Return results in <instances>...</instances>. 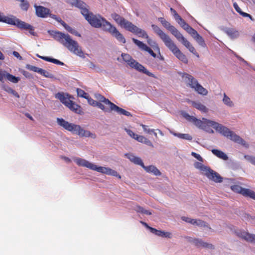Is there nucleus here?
Returning <instances> with one entry per match:
<instances>
[{"mask_svg":"<svg viewBox=\"0 0 255 255\" xmlns=\"http://www.w3.org/2000/svg\"><path fill=\"white\" fill-rule=\"evenodd\" d=\"M71 3L81 10V14L92 26L95 28L101 27L104 30L110 33L119 42L126 43V39L117 28L100 15H95L90 12L89 6L86 3L80 0H71Z\"/></svg>","mask_w":255,"mask_h":255,"instance_id":"obj_1","label":"nucleus"},{"mask_svg":"<svg viewBox=\"0 0 255 255\" xmlns=\"http://www.w3.org/2000/svg\"><path fill=\"white\" fill-rule=\"evenodd\" d=\"M183 116L187 121L192 122L196 127L199 128H204L206 127V125L211 126L223 135L229 138L235 142L241 144L246 147H248V145L246 143V142L240 136L236 134L234 132L230 130L227 127L217 122L205 118H203V121H201L186 113L184 114Z\"/></svg>","mask_w":255,"mask_h":255,"instance_id":"obj_2","label":"nucleus"},{"mask_svg":"<svg viewBox=\"0 0 255 255\" xmlns=\"http://www.w3.org/2000/svg\"><path fill=\"white\" fill-rule=\"evenodd\" d=\"M50 35L74 54L84 58V53L78 42L73 40L69 34H65L58 31H52Z\"/></svg>","mask_w":255,"mask_h":255,"instance_id":"obj_3","label":"nucleus"},{"mask_svg":"<svg viewBox=\"0 0 255 255\" xmlns=\"http://www.w3.org/2000/svg\"><path fill=\"white\" fill-rule=\"evenodd\" d=\"M151 27L154 32L159 36L164 42L165 45L170 51H171L179 60L184 63H187L188 59L186 55L180 50L169 35L164 33L158 26L155 24H152Z\"/></svg>","mask_w":255,"mask_h":255,"instance_id":"obj_4","label":"nucleus"},{"mask_svg":"<svg viewBox=\"0 0 255 255\" xmlns=\"http://www.w3.org/2000/svg\"><path fill=\"white\" fill-rule=\"evenodd\" d=\"M112 17L121 26L136 34L138 37H148V35L144 30L137 27L136 25L132 24L131 22L127 20L119 14L116 13H113Z\"/></svg>","mask_w":255,"mask_h":255,"instance_id":"obj_5","label":"nucleus"},{"mask_svg":"<svg viewBox=\"0 0 255 255\" xmlns=\"http://www.w3.org/2000/svg\"><path fill=\"white\" fill-rule=\"evenodd\" d=\"M74 161L78 165L80 166L85 167L90 169L96 171L100 173L117 177L119 179L121 178V175H120L117 171L110 168L98 166L96 165L89 162L86 159L79 157L75 158Z\"/></svg>","mask_w":255,"mask_h":255,"instance_id":"obj_6","label":"nucleus"},{"mask_svg":"<svg viewBox=\"0 0 255 255\" xmlns=\"http://www.w3.org/2000/svg\"><path fill=\"white\" fill-rule=\"evenodd\" d=\"M161 22L165 28L171 32L179 41L181 42L191 53L199 57V54L196 52L195 48L174 26L171 25L169 22L164 19L163 18H161Z\"/></svg>","mask_w":255,"mask_h":255,"instance_id":"obj_7","label":"nucleus"},{"mask_svg":"<svg viewBox=\"0 0 255 255\" xmlns=\"http://www.w3.org/2000/svg\"><path fill=\"white\" fill-rule=\"evenodd\" d=\"M57 122L59 126L63 127L64 129L77 134L80 136L91 137L93 138L96 137L95 134L91 133L88 130L84 129L79 125L69 123L62 118H57Z\"/></svg>","mask_w":255,"mask_h":255,"instance_id":"obj_8","label":"nucleus"},{"mask_svg":"<svg viewBox=\"0 0 255 255\" xmlns=\"http://www.w3.org/2000/svg\"><path fill=\"white\" fill-rule=\"evenodd\" d=\"M0 22H3L9 24L15 25L21 29L28 30L31 35H35L34 29L32 26L24 21L20 20L15 16H5L2 15L0 12Z\"/></svg>","mask_w":255,"mask_h":255,"instance_id":"obj_9","label":"nucleus"},{"mask_svg":"<svg viewBox=\"0 0 255 255\" xmlns=\"http://www.w3.org/2000/svg\"><path fill=\"white\" fill-rule=\"evenodd\" d=\"M182 78L184 81L186 83L187 85L190 88L194 89L198 94L207 95L208 91L201 85L198 81L194 78L192 75L184 73L183 74Z\"/></svg>","mask_w":255,"mask_h":255,"instance_id":"obj_10","label":"nucleus"},{"mask_svg":"<svg viewBox=\"0 0 255 255\" xmlns=\"http://www.w3.org/2000/svg\"><path fill=\"white\" fill-rule=\"evenodd\" d=\"M122 58L130 67L141 72L148 76L156 78V76L152 73L148 71L143 65L134 60L129 54L123 53Z\"/></svg>","mask_w":255,"mask_h":255,"instance_id":"obj_11","label":"nucleus"},{"mask_svg":"<svg viewBox=\"0 0 255 255\" xmlns=\"http://www.w3.org/2000/svg\"><path fill=\"white\" fill-rule=\"evenodd\" d=\"M204 175L206 176L209 180L216 183H221L223 181V178L221 175L210 167Z\"/></svg>","mask_w":255,"mask_h":255,"instance_id":"obj_12","label":"nucleus"},{"mask_svg":"<svg viewBox=\"0 0 255 255\" xmlns=\"http://www.w3.org/2000/svg\"><path fill=\"white\" fill-rule=\"evenodd\" d=\"M237 235L247 242L255 244V235L251 234L248 232L239 231L236 232Z\"/></svg>","mask_w":255,"mask_h":255,"instance_id":"obj_13","label":"nucleus"},{"mask_svg":"<svg viewBox=\"0 0 255 255\" xmlns=\"http://www.w3.org/2000/svg\"><path fill=\"white\" fill-rule=\"evenodd\" d=\"M132 40L140 49L148 52L154 58L156 57V54L150 47L147 46L145 44L134 38H132Z\"/></svg>","mask_w":255,"mask_h":255,"instance_id":"obj_14","label":"nucleus"},{"mask_svg":"<svg viewBox=\"0 0 255 255\" xmlns=\"http://www.w3.org/2000/svg\"><path fill=\"white\" fill-rule=\"evenodd\" d=\"M55 97L59 100L66 107L70 104L71 100L69 97L68 94H65L63 92H58L55 94Z\"/></svg>","mask_w":255,"mask_h":255,"instance_id":"obj_15","label":"nucleus"},{"mask_svg":"<svg viewBox=\"0 0 255 255\" xmlns=\"http://www.w3.org/2000/svg\"><path fill=\"white\" fill-rule=\"evenodd\" d=\"M189 34L202 47H205L206 46V44L203 38L199 35L195 29H193Z\"/></svg>","mask_w":255,"mask_h":255,"instance_id":"obj_16","label":"nucleus"},{"mask_svg":"<svg viewBox=\"0 0 255 255\" xmlns=\"http://www.w3.org/2000/svg\"><path fill=\"white\" fill-rule=\"evenodd\" d=\"M36 10V14L40 17H46L49 13V9L42 6H34Z\"/></svg>","mask_w":255,"mask_h":255,"instance_id":"obj_17","label":"nucleus"},{"mask_svg":"<svg viewBox=\"0 0 255 255\" xmlns=\"http://www.w3.org/2000/svg\"><path fill=\"white\" fill-rule=\"evenodd\" d=\"M192 243H193V244H194L197 247H202L203 248H209V249H214V246L212 244H208L206 242H204L203 241H202L201 240H200V239H194L192 241Z\"/></svg>","mask_w":255,"mask_h":255,"instance_id":"obj_18","label":"nucleus"},{"mask_svg":"<svg viewBox=\"0 0 255 255\" xmlns=\"http://www.w3.org/2000/svg\"><path fill=\"white\" fill-rule=\"evenodd\" d=\"M150 231L151 233L159 237H165L167 238H171L172 237L171 233L168 232H164L158 230L153 228H150Z\"/></svg>","mask_w":255,"mask_h":255,"instance_id":"obj_19","label":"nucleus"},{"mask_svg":"<svg viewBox=\"0 0 255 255\" xmlns=\"http://www.w3.org/2000/svg\"><path fill=\"white\" fill-rule=\"evenodd\" d=\"M110 110L114 111L116 112L117 113L119 114L120 115H123L126 116L127 117H130V116L131 117V114H130V113L117 106L114 103L113 104H112V106L110 108Z\"/></svg>","mask_w":255,"mask_h":255,"instance_id":"obj_20","label":"nucleus"},{"mask_svg":"<svg viewBox=\"0 0 255 255\" xmlns=\"http://www.w3.org/2000/svg\"><path fill=\"white\" fill-rule=\"evenodd\" d=\"M67 107L76 114L81 115L83 113L81 107L72 101H71Z\"/></svg>","mask_w":255,"mask_h":255,"instance_id":"obj_21","label":"nucleus"},{"mask_svg":"<svg viewBox=\"0 0 255 255\" xmlns=\"http://www.w3.org/2000/svg\"><path fill=\"white\" fill-rule=\"evenodd\" d=\"M143 168L147 172L152 173L154 175L159 176L161 175L160 171L153 165H149L147 166H145L144 165V167H143Z\"/></svg>","mask_w":255,"mask_h":255,"instance_id":"obj_22","label":"nucleus"},{"mask_svg":"<svg viewBox=\"0 0 255 255\" xmlns=\"http://www.w3.org/2000/svg\"><path fill=\"white\" fill-rule=\"evenodd\" d=\"M178 24L180 25V26L185 29L189 34L192 31L193 28L190 26L188 23H187L185 21L182 19V18H179V19L177 21Z\"/></svg>","mask_w":255,"mask_h":255,"instance_id":"obj_23","label":"nucleus"},{"mask_svg":"<svg viewBox=\"0 0 255 255\" xmlns=\"http://www.w3.org/2000/svg\"><path fill=\"white\" fill-rule=\"evenodd\" d=\"M212 152L219 158L224 160H227L228 159V156L224 152L220 150L213 149L212 150Z\"/></svg>","mask_w":255,"mask_h":255,"instance_id":"obj_24","label":"nucleus"},{"mask_svg":"<svg viewBox=\"0 0 255 255\" xmlns=\"http://www.w3.org/2000/svg\"><path fill=\"white\" fill-rule=\"evenodd\" d=\"M36 56L37 57H38L39 58H40L46 61L50 62H52V63H53L54 64L59 65H64V63L59 61L58 59L52 58L48 57L40 56L38 54H37Z\"/></svg>","mask_w":255,"mask_h":255,"instance_id":"obj_25","label":"nucleus"},{"mask_svg":"<svg viewBox=\"0 0 255 255\" xmlns=\"http://www.w3.org/2000/svg\"><path fill=\"white\" fill-rule=\"evenodd\" d=\"M96 98L99 101V102L103 103L106 105L108 106L110 108L112 106V104H113L109 99H106L103 96H102L100 94L97 95L96 96Z\"/></svg>","mask_w":255,"mask_h":255,"instance_id":"obj_26","label":"nucleus"},{"mask_svg":"<svg viewBox=\"0 0 255 255\" xmlns=\"http://www.w3.org/2000/svg\"><path fill=\"white\" fill-rule=\"evenodd\" d=\"M233 6L235 10L239 13L241 15H242L243 17H249L252 20H254V19L253 18L252 15H251L250 14L243 12L242 11L240 7L239 6L238 4L236 2H234L233 3Z\"/></svg>","mask_w":255,"mask_h":255,"instance_id":"obj_27","label":"nucleus"},{"mask_svg":"<svg viewBox=\"0 0 255 255\" xmlns=\"http://www.w3.org/2000/svg\"><path fill=\"white\" fill-rule=\"evenodd\" d=\"M241 194L255 200V192L250 189L243 188Z\"/></svg>","mask_w":255,"mask_h":255,"instance_id":"obj_28","label":"nucleus"},{"mask_svg":"<svg viewBox=\"0 0 255 255\" xmlns=\"http://www.w3.org/2000/svg\"><path fill=\"white\" fill-rule=\"evenodd\" d=\"M192 104L194 107L200 111L202 113H206L208 111V108L199 102H193Z\"/></svg>","mask_w":255,"mask_h":255,"instance_id":"obj_29","label":"nucleus"},{"mask_svg":"<svg viewBox=\"0 0 255 255\" xmlns=\"http://www.w3.org/2000/svg\"><path fill=\"white\" fill-rule=\"evenodd\" d=\"M170 133H172L174 136H177L181 139H184L188 140H191L192 139V137L189 134L176 133L173 131H170Z\"/></svg>","mask_w":255,"mask_h":255,"instance_id":"obj_30","label":"nucleus"},{"mask_svg":"<svg viewBox=\"0 0 255 255\" xmlns=\"http://www.w3.org/2000/svg\"><path fill=\"white\" fill-rule=\"evenodd\" d=\"M226 33L232 38H237L239 35V32L233 28H229L226 30Z\"/></svg>","mask_w":255,"mask_h":255,"instance_id":"obj_31","label":"nucleus"},{"mask_svg":"<svg viewBox=\"0 0 255 255\" xmlns=\"http://www.w3.org/2000/svg\"><path fill=\"white\" fill-rule=\"evenodd\" d=\"M194 166L197 168L199 169L203 175H204L205 173L209 169V167L205 166L204 164L200 162H196L194 164Z\"/></svg>","mask_w":255,"mask_h":255,"instance_id":"obj_32","label":"nucleus"},{"mask_svg":"<svg viewBox=\"0 0 255 255\" xmlns=\"http://www.w3.org/2000/svg\"><path fill=\"white\" fill-rule=\"evenodd\" d=\"M5 78L13 83H17L20 80V78L18 77H15L8 73H6Z\"/></svg>","mask_w":255,"mask_h":255,"instance_id":"obj_33","label":"nucleus"},{"mask_svg":"<svg viewBox=\"0 0 255 255\" xmlns=\"http://www.w3.org/2000/svg\"><path fill=\"white\" fill-rule=\"evenodd\" d=\"M134 210L137 213H140L141 214H146V215H151V212L150 211L145 210L143 207L137 205L134 208Z\"/></svg>","mask_w":255,"mask_h":255,"instance_id":"obj_34","label":"nucleus"},{"mask_svg":"<svg viewBox=\"0 0 255 255\" xmlns=\"http://www.w3.org/2000/svg\"><path fill=\"white\" fill-rule=\"evenodd\" d=\"M223 102L224 104L228 107H232L234 106L233 102L231 100L230 98L226 95L225 93L224 94Z\"/></svg>","mask_w":255,"mask_h":255,"instance_id":"obj_35","label":"nucleus"},{"mask_svg":"<svg viewBox=\"0 0 255 255\" xmlns=\"http://www.w3.org/2000/svg\"><path fill=\"white\" fill-rule=\"evenodd\" d=\"M38 73H39L40 74L43 75V76H44L45 77H46V78H53V76L52 74H51L49 72H48L43 69H41V68H40Z\"/></svg>","mask_w":255,"mask_h":255,"instance_id":"obj_36","label":"nucleus"},{"mask_svg":"<svg viewBox=\"0 0 255 255\" xmlns=\"http://www.w3.org/2000/svg\"><path fill=\"white\" fill-rule=\"evenodd\" d=\"M4 90L7 92L8 93H10L12 94L13 96L16 97V98H19V95L17 92H16L15 90H13L9 87H4Z\"/></svg>","mask_w":255,"mask_h":255,"instance_id":"obj_37","label":"nucleus"},{"mask_svg":"<svg viewBox=\"0 0 255 255\" xmlns=\"http://www.w3.org/2000/svg\"><path fill=\"white\" fill-rule=\"evenodd\" d=\"M141 126L145 132L149 134L153 133L155 137H157V133L154 131V129L148 128V127L146 125H142Z\"/></svg>","mask_w":255,"mask_h":255,"instance_id":"obj_38","label":"nucleus"},{"mask_svg":"<svg viewBox=\"0 0 255 255\" xmlns=\"http://www.w3.org/2000/svg\"><path fill=\"white\" fill-rule=\"evenodd\" d=\"M231 188L234 192L241 194L243 188L238 185H234Z\"/></svg>","mask_w":255,"mask_h":255,"instance_id":"obj_39","label":"nucleus"},{"mask_svg":"<svg viewBox=\"0 0 255 255\" xmlns=\"http://www.w3.org/2000/svg\"><path fill=\"white\" fill-rule=\"evenodd\" d=\"M77 94L79 96L84 98L85 99H87L89 97L88 93H86L84 90L77 89Z\"/></svg>","mask_w":255,"mask_h":255,"instance_id":"obj_40","label":"nucleus"},{"mask_svg":"<svg viewBox=\"0 0 255 255\" xmlns=\"http://www.w3.org/2000/svg\"><path fill=\"white\" fill-rule=\"evenodd\" d=\"M25 67L27 69L30 71H32L37 73H39L40 70V68L37 67L35 66L31 65L30 64H27Z\"/></svg>","mask_w":255,"mask_h":255,"instance_id":"obj_41","label":"nucleus"},{"mask_svg":"<svg viewBox=\"0 0 255 255\" xmlns=\"http://www.w3.org/2000/svg\"><path fill=\"white\" fill-rule=\"evenodd\" d=\"M101 103L102 102H97L96 106L98 107L100 109H101V110H102L104 112H110V111H112L111 110H110V107H109V108L105 107L104 106V105L102 104Z\"/></svg>","mask_w":255,"mask_h":255,"instance_id":"obj_42","label":"nucleus"},{"mask_svg":"<svg viewBox=\"0 0 255 255\" xmlns=\"http://www.w3.org/2000/svg\"><path fill=\"white\" fill-rule=\"evenodd\" d=\"M137 165H140L143 168L144 167V165L140 158L137 157H136L134 161L133 162Z\"/></svg>","mask_w":255,"mask_h":255,"instance_id":"obj_43","label":"nucleus"},{"mask_svg":"<svg viewBox=\"0 0 255 255\" xmlns=\"http://www.w3.org/2000/svg\"><path fill=\"white\" fill-rule=\"evenodd\" d=\"M126 131H127V132L128 133V134L131 137H132V138L133 139H135L136 138V136L137 135L136 134H135L134 132H133L130 129H127L126 128L125 129Z\"/></svg>","mask_w":255,"mask_h":255,"instance_id":"obj_44","label":"nucleus"},{"mask_svg":"<svg viewBox=\"0 0 255 255\" xmlns=\"http://www.w3.org/2000/svg\"><path fill=\"white\" fill-rule=\"evenodd\" d=\"M195 224L200 227H206V223L201 220H196Z\"/></svg>","mask_w":255,"mask_h":255,"instance_id":"obj_45","label":"nucleus"},{"mask_svg":"<svg viewBox=\"0 0 255 255\" xmlns=\"http://www.w3.org/2000/svg\"><path fill=\"white\" fill-rule=\"evenodd\" d=\"M87 99L88 100V103L90 105H92V106H94V107L96 106V105L97 104V101L94 100V99H93L91 97H89V96L88 97V98Z\"/></svg>","mask_w":255,"mask_h":255,"instance_id":"obj_46","label":"nucleus"},{"mask_svg":"<svg viewBox=\"0 0 255 255\" xmlns=\"http://www.w3.org/2000/svg\"><path fill=\"white\" fill-rule=\"evenodd\" d=\"M126 156L132 162H133L134 161V160L136 157V156H135L133 154H130V153L126 154Z\"/></svg>","mask_w":255,"mask_h":255,"instance_id":"obj_47","label":"nucleus"},{"mask_svg":"<svg viewBox=\"0 0 255 255\" xmlns=\"http://www.w3.org/2000/svg\"><path fill=\"white\" fill-rule=\"evenodd\" d=\"M126 156L132 162H133L134 161V160L136 157V156H135L133 154H130V153L126 154Z\"/></svg>","mask_w":255,"mask_h":255,"instance_id":"obj_48","label":"nucleus"},{"mask_svg":"<svg viewBox=\"0 0 255 255\" xmlns=\"http://www.w3.org/2000/svg\"><path fill=\"white\" fill-rule=\"evenodd\" d=\"M245 157L247 158L252 164L255 165V157L251 156H245Z\"/></svg>","mask_w":255,"mask_h":255,"instance_id":"obj_49","label":"nucleus"},{"mask_svg":"<svg viewBox=\"0 0 255 255\" xmlns=\"http://www.w3.org/2000/svg\"><path fill=\"white\" fill-rule=\"evenodd\" d=\"M145 138L146 137H145L144 136H143L142 135H139L137 134L135 139L136 140L138 141V142L143 143L144 142Z\"/></svg>","mask_w":255,"mask_h":255,"instance_id":"obj_50","label":"nucleus"},{"mask_svg":"<svg viewBox=\"0 0 255 255\" xmlns=\"http://www.w3.org/2000/svg\"><path fill=\"white\" fill-rule=\"evenodd\" d=\"M191 155L193 156L195 158H196L197 159H198L199 161H203L202 157L199 154L192 152Z\"/></svg>","mask_w":255,"mask_h":255,"instance_id":"obj_51","label":"nucleus"},{"mask_svg":"<svg viewBox=\"0 0 255 255\" xmlns=\"http://www.w3.org/2000/svg\"><path fill=\"white\" fill-rule=\"evenodd\" d=\"M63 26L70 33H71L73 29L72 27H71L70 26H69L68 24H67L66 23H65Z\"/></svg>","mask_w":255,"mask_h":255,"instance_id":"obj_52","label":"nucleus"},{"mask_svg":"<svg viewBox=\"0 0 255 255\" xmlns=\"http://www.w3.org/2000/svg\"><path fill=\"white\" fill-rule=\"evenodd\" d=\"M143 143H144L145 144H146L148 146H150L151 147H153V144L152 143V142L146 138H145V139Z\"/></svg>","mask_w":255,"mask_h":255,"instance_id":"obj_53","label":"nucleus"},{"mask_svg":"<svg viewBox=\"0 0 255 255\" xmlns=\"http://www.w3.org/2000/svg\"><path fill=\"white\" fill-rule=\"evenodd\" d=\"M22 74L26 78H31V74L29 73L28 72L23 71L22 72Z\"/></svg>","mask_w":255,"mask_h":255,"instance_id":"obj_54","label":"nucleus"},{"mask_svg":"<svg viewBox=\"0 0 255 255\" xmlns=\"http://www.w3.org/2000/svg\"><path fill=\"white\" fill-rule=\"evenodd\" d=\"M13 55L16 58L19 59L20 60L22 59V57L20 55L19 53L17 51H13Z\"/></svg>","mask_w":255,"mask_h":255,"instance_id":"obj_55","label":"nucleus"},{"mask_svg":"<svg viewBox=\"0 0 255 255\" xmlns=\"http://www.w3.org/2000/svg\"><path fill=\"white\" fill-rule=\"evenodd\" d=\"M6 73L0 71V81H2L4 78H5Z\"/></svg>","mask_w":255,"mask_h":255,"instance_id":"obj_56","label":"nucleus"},{"mask_svg":"<svg viewBox=\"0 0 255 255\" xmlns=\"http://www.w3.org/2000/svg\"><path fill=\"white\" fill-rule=\"evenodd\" d=\"M71 34H73L76 36H79V37H81V34L77 31H76L75 29H73L72 31V32H71Z\"/></svg>","mask_w":255,"mask_h":255,"instance_id":"obj_57","label":"nucleus"},{"mask_svg":"<svg viewBox=\"0 0 255 255\" xmlns=\"http://www.w3.org/2000/svg\"><path fill=\"white\" fill-rule=\"evenodd\" d=\"M56 20L57 21H58V22H59L62 26L63 25V24L65 23L63 20H62L61 19V18L60 17H57V18L56 19Z\"/></svg>","mask_w":255,"mask_h":255,"instance_id":"obj_58","label":"nucleus"},{"mask_svg":"<svg viewBox=\"0 0 255 255\" xmlns=\"http://www.w3.org/2000/svg\"><path fill=\"white\" fill-rule=\"evenodd\" d=\"M173 15L175 20L177 21L179 19V18H181V17L177 13V12H176V13H174Z\"/></svg>","mask_w":255,"mask_h":255,"instance_id":"obj_59","label":"nucleus"},{"mask_svg":"<svg viewBox=\"0 0 255 255\" xmlns=\"http://www.w3.org/2000/svg\"><path fill=\"white\" fill-rule=\"evenodd\" d=\"M173 15L175 20L177 21L179 19V18H181V17L177 13V12H176V13H174Z\"/></svg>","mask_w":255,"mask_h":255,"instance_id":"obj_60","label":"nucleus"},{"mask_svg":"<svg viewBox=\"0 0 255 255\" xmlns=\"http://www.w3.org/2000/svg\"><path fill=\"white\" fill-rule=\"evenodd\" d=\"M191 218H188V217H182V219L183 221H185V222H186L187 223H190V221L191 220Z\"/></svg>","mask_w":255,"mask_h":255,"instance_id":"obj_61","label":"nucleus"},{"mask_svg":"<svg viewBox=\"0 0 255 255\" xmlns=\"http://www.w3.org/2000/svg\"><path fill=\"white\" fill-rule=\"evenodd\" d=\"M140 223L143 225L145 227H146L147 228L149 229L150 230V227H149L146 223L141 221Z\"/></svg>","mask_w":255,"mask_h":255,"instance_id":"obj_62","label":"nucleus"},{"mask_svg":"<svg viewBox=\"0 0 255 255\" xmlns=\"http://www.w3.org/2000/svg\"><path fill=\"white\" fill-rule=\"evenodd\" d=\"M196 219H191V220L190 221V223L191 224L194 225L196 223Z\"/></svg>","mask_w":255,"mask_h":255,"instance_id":"obj_63","label":"nucleus"},{"mask_svg":"<svg viewBox=\"0 0 255 255\" xmlns=\"http://www.w3.org/2000/svg\"><path fill=\"white\" fill-rule=\"evenodd\" d=\"M25 116L31 121H33V118L28 113L25 114Z\"/></svg>","mask_w":255,"mask_h":255,"instance_id":"obj_64","label":"nucleus"}]
</instances>
